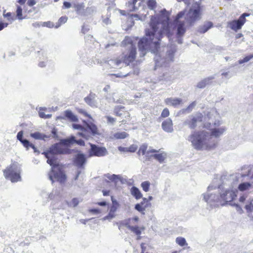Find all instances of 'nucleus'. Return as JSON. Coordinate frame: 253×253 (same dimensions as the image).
I'll return each mask as SVG.
<instances>
[{"instance_id":"nucleus-1","label":"nucleus","mask_w":253,"mask_h":253,"mask_svg":"<svg viewBox=\"0 0 253 253\" xmlns=\"http://www.w3.org/2000/svg\"><path fill=\"white\" fill-rule=\"evenodd\" d=\"M161 13L159 18L151 17L150 28L146 29L145 37L138 43L140 56H144L148 51L155 54L156 68L166 67L172 62L176 50L174 46L167 49L166 52H164V48L161 51L160 38L163 35L169 33V13L165 9L161 10Z\"/></svg>"},{"instance_id":"nucleus-2","label":"nucleus","mask_w":253,"mask_h":253,"mask_svg":"<svg viewBox=\"0 0 253 253\" xmlns=\"http://www.w3.org/2000/svg\"><path fill=\"white\" fill-rule=\"evenodd\" d=\"M75 142L80 145H84V144L83 140L80 139L76 141L75 139V137L72 136L68 139L61 140L59 143L54 144L50 148L48 152L44 153L45 156L47 159V163L52 166L51 170L48 173V177L52 183L54 181V180L60 183L64 182L66 176L61 170V166L53 158H51L50 155L68 153L69 149L67 146Z\"/></svg>"},{"instance_id":"nucleus-3","label":"nucleus","mask_w":253,"mask_h":253,"mask_svg":"<svg viewBox=\"0 0 253 253\" xmlns=\"http://www.w3.org/2000/svg\"><path fill=\"white\" fill-rule=\"evenodd\" d=\"M201 10L200 4L197 3L193 4L188 12L182 11L176 16L174 24L176 27V34L178 37L177 42L179 44L182 43V39L179 38L183 36L188 25H192L196 21L201 19Z\"/></svg>"},{"instance_id":"nucleus-4","label":"nucleus","mask_w":253,"mask_h":253,"mask_svg":"<svg viewBox=\"0 0 253 253\" xmlns=\"http://www.w3.org/2000/svg\"><path fill=\"white\" fill-rule=\"evenodd\" d=\"M187 140L196 150H210L214 148L217 141L211 137L209 131L206 130L192 131Z\"/></svg>"},{"instance_id":"nucleus-5","label":"nucleus","mask_w":253,"mask_h":253,"mask_svg":"<svg viewBox=\"0 0 253 253\" xmlns=\"http://www.w3.org/2000/svg\"><path fill=\"white\" fill-rule=\"evenodd\" d=\"M123 46H127L130 49L128 54L122 55L119 58L111 59L108 61V64L111 68H120L122 64L124 63L128 65L130 62L133 61L135 58L136 48L134 47L133 41L130 37H126L122 43Z\"/></svg>"},{"instance_id":"nucleus-6","label":"nucleus","mask_w":253,"mask_h":253,"mask_svg":"<svg viewBox=\"0 0 253 253\" xmlns=\"http://www.w3.org/2000/svg\"><path fill=\"white\" fill-rule=\"evenodd\" d=\"M217 115V112L214 109L210 110L208 112L207 117L204 118L200 113H197L195 115L189 116L188 118L186 119L183 123V125L187 126L190 128L194 129L197 126L198 123L200 122H206L209 121L210 120L212 119V117Z\"/></svg>"},{"instance_id":"nucleus-7","label":"nucleus","mask_w":253,"mask_h":253,"mask_svg":"<svg viewBox=\"0 0 253 253\" xmlns=\"http://www.w3.org/2000/svg\"><path fill=\"white\" fill-rule=\"evenodd\" d=\"M21 165L17 162H13L3 170V175L6 179L12 182H17L21 180Z\"/></svg>"},{"instance_id":"nucleus-8","label":"nucleus","mask_w":253,"mask_h":253,"mask_svg":"<svg viewBox=\"0 0 253 253\" xmlns=\"http://www.w3.org/2000/svg\"><path fill=\"white\" fill-rule=\"evenodd\" d=\"M226 179H228L225 176H222L221 179L223 180V185L218 186V189L222 191L220 193V201L228 202L232 201L235 197H236V191L232 188L231 185L227 186L225 184Z\"/></svg>"},{"instance_id":"nucleus-9","label":"nucleus","mask_w":253,"mask_h":253,"mask_svg":"<svg viewBox=\"0 0 253 253\" xmlns=\"http://www.w3.org/2000/svg\"><path fill=\"white\" fill-rule=\"evenodd\" d=\"M218 116V114L217 113V115H215V117L213 116L212 117V119L210 120V122H206L204 124V127L207 128L208 129H210L211 131H209L210 134L211 135V137L213 138V137L218 138L222 135L227 130V128L225 126H221L222 123L220 121L217 120L215 121L214 122V126L213 128H211V123L213 122V120Z\"/></svg>"},{"instance_id":"nucleus-10","label":"nucleus","mask_w":253,"mask_h":253,"mask_svg":"<svg viewBox=\"0 0 253 253\" xmlns=\"http://www.w3.org/2000/svg\"><path fill=\"white\" fill-rule=\"evenodd\" d=\"M219 189L218 188L210 185L208 187L207 192L203 194V199L208 204L212 206H218V203H221Z\"/></svg>"},{"instance_id":"nucleus-11","label":"nucleus","mask_w":253,"mask_h":253,"mask_svg":"<svg viewBox=\"0 0 253 253\" xmlns=\"http://www.w3.org/2000/svg\"><path fill=\"white\" fill-rule=\"evenodd\" d=\"M72 127L75 129L79 130L80 131L78 133V134L85 139H88L91 135L98 134L97 126L92 123H86V127L75 124L72 125Z\"/></svg>"},{"instance_id":"nucleus-12","label":"nucleus","mask_w":253,"mask_h":253,"mask_svg":"<svg viewBox=\"0 0 253 253\" xmlns=\"http://www.w3.org/2000/svg\"><path fill=\"white\" fill-rule=\"evenodd\" d=\"M139 220L138 216H134L132 218H129L124 221H122L119 228L120 229L122 226H126L129 229L132 233L135 234L136 236H139L143 232L145 227L144 226H137L134 225L137 223Z\"/></svg>"},{"instance_id":"nucleus-13","label":"nucleus","mask_w":253,"mask_h":253,"mask_svg":"<svg viewBox=\"0 0 253 253\" xmlns=\"http://www.w3.org/2000/svg\"><path fill=\"white\" fill-rule=\"evenodd\" d=\"M240 177V174L231 175L227 177L228 179H226L225 184L227 186H230L234 188L236 192L237 188L241 191H244L249 189L251 186V184L249 182H243L239 184L238 179Z\"/></svg>"},{"instance_id":"nucleus-14","label":"nucleus","mask_w":253,"mask_h":253,"mask_svg":"<svg viewBox=\"0 0 253 253\" xmlns=\"http://www.w3.org/2000/svg\"><path fill=\"white\" fill-rule=\"evenodd\" d=\"M90 146L91 148L89 151L90 156L102 157L107 154V150L104 147H98L94 144H91Z\"/></svg>"},{"instance_id":"nucleus-15","label":"nucleus","mask_w":253,"mask_h":253,"mask_svg":"<svg viewBox=\"0 0 253 253\" xmlns=\"http://www.w3.org/2000/svg\"><path fill=\"white\" fill-rule=\"evenodd\" d=\"M163 129L168 133H171L173 131L172 120L169 118L165 120L162 124Z\"/></svg>"},{"instance_id":"nucleus-16","label":"nucleus","mask_w":253,"mask_h":253,"mask_svg":"<svg viewBox=\"0 0 253 253\" xmlns=\"http://www.w3.org/2000/svg\"><path fill=\"white\" fill-rule=\"evenodd\" d=\"M114 113L117 116H125V118L126 116L129 117V113L125 110V107L122 105L116 106L114 108Z\"/></svg>"},{"instance_id":"nucleus-17","label":"nucleus","mask_w":253,"mask_h":253,"mask_svg":"<svg viewBox=\"0 0 253 253\" xmlns=\"http://www.w3.org/2000/svg\"><path fill=\"white\" fill-rule=\"evenodd\" d=\"M105 176L109 180L114 182L115 184L118 183L119 181H120L121 183H124V181L125 180L121 175L107 173L105 175Z\"/></svg>"},{"instance_id":"nucleus-18","label":"nucleus","mask_w":253,"mask_h":253,"mask_svg":"<svg viewBox=\"0 0 253 253\" xmlns=\"http://www.w3.org/2000/svg\"><path fill=\"white\" fill-rule=\"evenodd\" d=\"M84 8V6L83 4L78 5L77 10L78 13L83 15H87L92 14L94 11V9L93 7H87L85 11L82 12V10Z\"/></svg>"},{"instance_id":"nucleus-19","label":"nucleus","mask_w":253,"mask_h":253,"mask_svg":"<svg viewBox=\"0 0 253 253\" xmlns=\"http://www.w3.org/2000/svg\"><path fill=\"white\" fill-rule=\"evenodd\" d=\"M182 100L178 98H168L165 99V102L167 105L176 106L180 104Z\"/></svg>"},{"instance_id":"nucleus-20","label":"nucleus","mask_w":253,"mask_h":253,"mask_svg":"<svg viewBox=\"0 0 253 253\" xmlns=\"http://www.w3.org/2000/svg\"><path fill=\"white\" fill-rule=\"evenodd\" d=\"M85 162V158L84 155L78 154L76 157L75 164L79 167H81Z\"/></svg>"},{"instance_id":"nucleus-21","label":"nucleus","mask_w":253,"mask_h":253,"mask_svg":"<svg viewBox=\"0 0 253 253\" xmlns=\"http://www.w3.org/2000/svg\"><path fill=\"white\" fill-rule=\"evenodd\" d=\"M213 79V77H209L206 78L199 82L197 84V87L199 88H204L207 84H210Z\"/></svg>"},{"instance_id":"nucleus-22","label":"nucleus","mask_w":253,"mask_h":253,"mask_svg":"<svg viewBox=\"0 0 253 253\" xmlns=\"http://www.w3.org/2000/svg\"><path fill=\"white\" fill-rule=\"evenodd\" d=\"M30 136L32 138L37 139V140H45L46 139H47L49 137V136L45 135L43 133H42L40 132H35L34 133H31Z\"/></svg>"},{"instance_id":"nucleus-23","label":"nucleus","mask_w":253,"mask_h":253,"mask_svg":"<svg viewBox=\"0 0 253 253\" xmlns=\"http://www.w3.org/2000/svg\"><path fill=\"white\" fill-rule=\"evenodd\" d=\"M95 96L94 94H89L87 97L84 98L85 102L91 107L96 106V102L95 100Z\"/></svg>"},{"instance_id":"nucleus-24","label":"nucleus","mask_w":253,"mask_h":253,"mask_svg":"<svg viewBox=\"0 0 253 253\" xmlns=\"http://www.w3.org/2000/svg\"><path fill=\"white\" fill-rule=\"evenodd\" d=\"M65 117L71 122H76L78 121L77 117L71 111L66 110L64 112Z\"/></svg>"},{"instance_id":"nucleus-25","label":"nucleus","mask_w":253,"mask_h":253,"mask_svg":"<svg viewBox=\"0 0 253 253\" xmlns=\"http://www.w3.org/2000/svg\"><path fill=\"white\" fill-rule=\"evenodd\" d=\"M151 156L158 161L160 163H163L167 158V154L164 152H162L159 154L152 155Z\"/></svg>"},{"instance_id":"nucleus-26","label":"nucleus","mask_w":253,"mask_h":253,"mask_svg":"<svg viewBox=\"0 0 253 253\" xmlns=\"http://www.w3.org/2000/svg\"><path fill=\"white\" fill-rule=\"evenodd\" d=\"M117 207L113 205L110 210L109 213L107 216L103 218V220H111L115 216V212L117 211Z\"/></svg>"},{"instance_id":"nucleus-27","label":"nucleus","mask_w":253,"mask_h":253,"mask_svg":"<svg viewBox=\"0 0 253 253\" xmlns=\"http://www.w3.org/2000/svg\"><path fill=\"white\" fill-rule=\"evenodd\" d=\"M228 26L233 30L237 31L240 29L242 27L237 20H233L228 22Z\"/></svg>"},{"instance_id":"nucleus-28","label":"nucleus","mask_w":253,"mask_h":253,"mask_svg":"<svg viewBox=\"0 0 253 253\" xmlns=\"http://www.w3.org/2000/svg\"><path fill=\"white\" fill-rule=\"evenodd\" d=\"M130 192L132 195H133L136 199H139L142 196L140 190L136 187H132L130 189Z\"/></svg>"},{"instance_id":"nucleus-29","label":"nucleus","mask_w":253,"mask_h":253,"mask_svg":"<svg viewBox=\"0 0 253 253\" xmlns=\"http://www.w3.org/2000/svg\"><path fill=\"white\" fill-rule=\"evenodd\" d=\"M128 135V134L124 131L117 132L113 135L112 138L114 139H124L127 137Z\"/></svg>"},{"instance_id":"nucleus-30","label":"nucleus","mask_w":253,"mask_h":253,"mask_svg":"<svg viewBox=\"0 0 253 253\" xmlns=\"http://www.w3.org/2000/svg\"><path fill=\"white\" fill-rule=\"evenodd\" d=\"M212 24L211 22H208L205 23V24L201 27L199 29V32L201 33H204L208 31L209 29L211 28Z\"/></svg>"},{"instance_id":"nucleus-31","label":"nucleus","mask_w":253,"mask_h":253,"mask_svg":"<svg viewBox=\"0 0 253 253\" xmlns=\"http://www.w3.org/2000/svg\"><path fill=\"white\" fill-rule=\"evenodd\" d=\"M246 209L248 214V216L253 220V204L251 203L250 204L246 206Z\"/></svg>"},{"instance_id":"nucleus-32","label":"nucleus","mask_w":253,"mask_h":253,"mask_svg":"<svg viewBox=\"0 0 253 253\" xmlns=\"http://www.w3.org/2000/svg\"><path fill=\"white\" fill-rule=\"evenodd\" d=\"M175 242L181 247H184L188 245L185 239L181 237L176 238Z\"/></svg>"},{"instance_id":"nucleus-33","label":"nucleus","mask_w":253,"mask_h":253,"mask_svg":"<svg viewBox=\"0 0 253 253\" xmlns=\"http://www.w3.org/2000/svg\"><path fill=\"white\" fill-rule=\"evenodd\" d=\"M21 142L23 146L27 148V149H29V147H31L34 150V152H36L35 146L32 143H30L28 140L23 139L21 141Z\"/></svg>"},{"instance_id":"nucleus-34","label":"nucleus","mask_w":253,"mask_h":253,"mask_svg":"<svg viewBox=\"0 0 253 253\" xmlns=\"http://www.w3.org/2000/svg\"><path fill=\"white\" fill-rule=\"evenodd\" d=\"M148 146L146 144H143L142 145L140 146L139 150L138 151V154L140 155V154H142V155H146L147 152V149Z\"/></svg>"},{"instance_id":"nucleus-35","label":"nucleus","mask_w":253,"mask_h":253,"mask_svg":"<svg viewBox=\"0 0 253 253\" xmlns=\"http://www.w3.org/2000/svg\"><path fill=\"white\" fill-rule=\"evenodd\" d=\"M147 4L149 9L154 10L156 7L157 2L155 0H147Z\"/></svg>"},{"instance_id":"nucleus-36","label":"nucleus","mask_w":253,"mask_h":253,"mask_svg":"<svg viewBox=\"0 0 253 253\" xmlns=\"http://www.w3.org/2000/svg\"><path fill=\"white\" fill-rule=\"evenodd\" d=\"M249 15H250V14L248 13H243L239 17V19L238 20H237L238 21V22L240 24V25L241 26V27H242V26L244 24V23L246 21L245 17L246 16H249Z\"/></svg>"},{"instance_id":"nucleus-37","label":"nucleus","mask_w":253,"mask_h":253,"mask_svg":"<svg viewBox=\"0 0 253 253\" xmlns=\"http://www.w3.org/2000/svg\"><path fill=\"white\" fill-rule=\"evenodd\" d=\"M150 186V183L148 181H145L141 184V186L145 192L149 191Z\"/></svg>"},{"instance_id":"nucleus-38","label":"nucleus","mask_w":253,"mask_h":253,"mask_svg":"<svg viewBox=\"0 0 253 253\" xmlns=\"http://www.w3.org/2000/svg\"><path fill=\"white\" fill-rule=\"evenodd\" d=\"M196 105V102L195 101L193 102L186 109H184L182 110L183 112L190 113V112H191L192 111V110L195 107Z\"/></svg>"},{"instance_id":"nucleus-39","label":"nucleus","mask_w":253,"mask_h":253,"mask_svg":"<svg viewBox=\"0 0 253 253\" xmlns=\"http://www.w3.org/2000/svg\"><path fill=\"white\" fill-rule=\"evenodd\" d=\"M143 204V202H141V204H137L135 206V209L140 212L142 214H144V211L145 210V208L142 207V205Z\"/></svg>"},{"instance_id":"nucleus-40","label":"nucleus","mask_w":253,"mask_h":253,"mask_svg":"<svg viewBox=\"0 0 253 253\" xmlns=\"http://www.w3.org/2000/svg\"><path fill=\"white\" fill-rule=\"evenodd\" d=\"M16 12V16L18 19L22 20L24 18L22 17V8L20 6H17Z\"/></svg>"},{"instance_id":"nucleus-41","label":"nucleus","mask_w":253,"mask_h":253,"mask_svg":"<svg viewBox=\"0 0 253 253\" xmlns=\"http://www.w3.org/2000/svg\"><path fill=\"white\" fill-rule=\"evenodd\" d=\"M252 58H253V54H251L250 55L246 56L244 59L239 60V63L241 64L246 62H247L249 61L250 60H251Z\"/></svg>"},{"instance_id":"nucleus-42","label":"nucleus","mask_w":253,"mask_h":253,"mask_svg":"<svg viewBox=\"0 0 253 253\" xmlns=\"http://www.w3.org/2000/svg\"><path fill=\"white\" fill-rule=\"evenodd\" d=\"M3 16L5 17H7L8 20H9L11 23L16 19L14 15L13 14L12 15L10 12H8L5 14H4Z\"/></svg>"},{"instance_id":"nucleus-43","label":"nucleus","mask_w":253,"mask_h":253,"mask_svg":"<svg viewBox=\"0 0 253 253\" xmlns=\"http://www.w3.org/2000/svg\"><path fill=\"white\" fill-rule=\"evenodd\" d=\"M67 21V17L66 16H63L59 18L58 20V24L55 26L56 28H58L60 25L66 23Z\"/></svg>"},{"instance_id":"nucleus-44","label":"nucleus","mask_w":253,"mask_h":253,"mask_svg":"<svg viewBox=\"0 0 253 253\" xmlns=\"http://www.w3.org/2000/svg\"><path fill=\"white\" fill-rule=\"evenodd\" d=\"M41 26L42 27L52 28L54 26V24L50 21H47V22H41Z\"/></svg>"},{"instance_id":"nucleus-45","label":"nucleus","mask_w":253,"mask_h":253,"mask_svg":"<svg viewBox=\"0 0 253 253\" xmlns=\"http://www.w3.org/2000/svg\"><path fill=\"white\" fill-rule=\"evenodd\" d=\"M169 115V112L168 108H165L162 111L161 116L163 118L168 117Z\"/></svg>"},{"instance_id":"nucleus-46","label":"nucleus","mask_w":253,"mask_h":253,"mask_svg":"<svg viewBox=\"0 0 253 253\" xmlns=\"http://www.w3.org/2000/svg\"><path fill=\"white\" fill-rule=\"evenodd\" d=\"M132 18H135L136 20H140L141 21L145 20V16H139L138 14H135L131 15Z\"/></svg>"},{"instance_id":"nucleus-47","label":"nucleus","mask_w":253,"mask_h":253,"mask_svg":"<svg viewBox=\"0 0 253 253\" xmlns=\"http://www.w3.org/2000/svg\"><path fill=\"white\" fill-rule=\"evenodd\" d=\"M79 203V200L77 198H74L72 199V201L70 202L69 206L70 207H75L77 206Z\"/></svg>"},{"instance_id":"nucleus-48","label":"nucleus","mask_w":253,"mask_h":253,"mask_svg":"<svg viewBox=\"0 0 253 253\" xmlns=\"http://www.w3.org/2000/svg\"><path fill=\"white\" fill-rule=\"evenodd\" d=\"M137 0H134L132 3L130 2H128L127 3L128 6H129L131 8L130 9V11H133L136 9L135 4Z\"/></svg>"},{"instance_id":"nucleus-49","label":"nucleus","mask_w":253,"mask_h":253,"mask_svg":"<svg viewBox=\"0 0 253 253\" xmlns=\"http://www.w3.org/2000/svg\"><path fill=\"white\" fill-rule=\"evenodd\" d=\"M39 116H40V117L41 118H44V119L49 118H50L51 117V115H50V114L46 115V114H44V113H43V112L41 111V110H40V111L39 112Z\"/></svg>"},{"instance_id":"nucleus-50","label":"nucleus","mask_w":253,"mask_h":253,"mask_svg":"<svg viewBox=\"0 0 253 253\" xmlns=\"http://www.w3.org/2000/svg\"><path fill=\"white\" fill-rule=\"evenodd\" d=\"M105 118L107 120V123L113 124L116 122V119L111 116H106Z\"/></svg>"},{"instance_id":"nucleus-51","label":"nucleus","mask_w":253,"mask_h":253,"mask_svg":"<svg viewBox=\"0 0 253 253\" xmlns=\"http://www.w3.org/2000/svg\"><path fill=\"white\" fill-rule=\"evenodd\" d=\"M137 149V146L135 144L131 145L128 147V152H134Z\"/></svg>"},{"instance_id":"nucleus-52","label":"nucleus","mask_w":253,"mask_h":253,"mask_svg":"<svg viewBox=\"0 0 253 253\" xmlns=\"http://www.w3.org/2000/svg\"><path fill=\"white\" fill-rule=\"evenodd\" d=\"M160 150H159V151L156 150V149H152V148H149L147 151V152H146V156H148L150 154V153H156V152H160Z\"/></svg>"},{"instance_id":"nucleus-53","label":"nucleus","mask_w":253,"mask_h":253,"mask_svg":"<svg viewBox=\"0 0 253 253\" xmlns=\"http://www.w3.org/2000/svg\"><path fill=\"white\" fill-rule=\"evenodd\" d=\"M23 132L22 131H19L17 135V138L18 139L20 142L23 140Z\"/></svg>"},{"instance_id":"nucleus-54","label":"nucleus","mask_w":253,"mask_h":253,"mask_svg":"<svg viewBox=\"0 0 253 253\" xmlns=\"http://www.w3.org/2000/svg\"><path fill=\"white\" fill-rule=\"evenodd\" d=\"M118 150L121 152H128V147L119 146Z\"/></svg>"},{"instance_id":"nucleus-55","label":"nucleus","mask_w":253,"mask_h":253,"mask_svg":"<svg viewBox=\"0 0 253 253\" xmlns=\"http://www.w3.org/2000/svg\"><path fill=\"white\" fill-rule=\"evenodd\" d=\"M248 175L250 177L251 179L252 180V183H253V167L249 171Z\"/></svg>"},{"instance_id":"nucleus-56","label":"nucleus","mask_w":253,"mask_h":253,"mask_svg":"<svg viewBox=\"0 0 253 253\" xmlns=\"http://www.w3.org/2000/svg\"><path fill=\"white\" fill-rule=\"evenodd\" d=\"M79 112L80 113H82V114H84V116L88 117L89 118L91 119V116L89 115H88L84 110L83 109H79Z\"/></svg>"},{"instance_id":"nucleus-57","label":"nucleus","mask_w":253,"mask_h":253,"mask_svg":"<svg viewBox=\"0 0 253 253\" xmlns=\"http://www.w3.org/2000/svg\"><path fill=\"white\" fill-rule=\"evenodd\" d=\"M8 24L6 23L0 22V31L2 30L4 28L6 27Z\"/></svg>"},{"instance_id":"nucleus-58","label":"nucleus","mask_w":253,"mask_h":253,"mask_svg":"<svg viewBox=\"0 0 253 253\" xmlns=\"http://www.w3.org/2000/svg\"><path fill=\"white\" fill-rule=\"evenodd\" d=\"M51 133L53 135L52 137L53 138H57L58 136L57 134V130L55 128H53L52 131Z\"/></svg>"},{"instance_id":"nucleus-59","label":"nucleus","mask_w":253,"mask_h":253,"mask_svg":"<svg viewBox=\"0 0 253 253\" xmlns=\"http://www.w3.org/2000/svg\"><path fill=\"white\" fill-rule=\"evenodd\" d=\"M63 6L65 8H69L71 7V4L70 2L65 1L63 3Z\"/></svg>"},{"instance_id":"nucleus-60","label":"nucleus","mask_w":253,"mask_h":253,"mask_svg":"<svg viewBox=\"0 0 253 253\" xmlns=\"http://www.w3.org/2000/svg\"><path fill=\"white\" fill-rule=\"evenodd\" d=\"M127 75H128V74H125V75H123L121 73H119V74H114V76H115L116 77H118V78L125 77Z\"/></svg>"},{"instance_id":"nucleus-61","label":"nucleus","mask_w":253,"mask_h":253,"mask_svg":"<svg viewBox=\"0 0 253 253\" xmlns=\"http://www.w3.org/2000/svg\"><path fill=\"white\" fill-rule=\"evenodd\" d=\"M28 4L29 6H33L36 4V2L35 0H29L28 1Z\"/></svg>"},{"instance_id":"nucleus-62","label":"nucleus","mask_w":253,"mask_h":253,"mask_svg":"<svg viewBox=\"0 0 253 253\" xmlns=\"http://www.w3.org/2000/svg\"><path fill=\"white\" fill-rule=\"evenodd\" d=\"M222 75L225 76L226 78H230L232 76L231 75L229 74V72H224V73H222Z\"/></svg>"},{"instance_id":"nucleus-63","label":"nucleus","mask_w":253,"mask_h":253,"mask_svg":"<svg viewBox=\"0 0 253 253\" xmlns=\"http://www.w3.org/2000/svg\"><path fill=\"white\" fill-rule=\"evenodd\" d=\"M33 26L34 27H40L41 26V22H35L33 23Z\"/></svg>"},{"instance_id":"nucleus-64","label":"nucleus","mask_w":253,"mask_h":253,"mask_svg":"<svg viewBox=\"0 0 253 253\" xmlns=\"http://www.w3.org/2000/svg\"><path fill=\"white\" fill-rule=\"evenodd\" d=\"M90 211L95 213H99L101 212L99 209H91L90 210Z\"/></svg>"}]
</instances>
